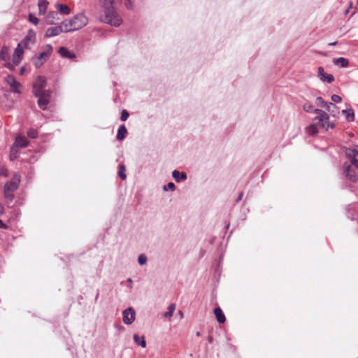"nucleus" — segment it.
Returning a JSON list of instances; mask_svg holds the SVG:
<instances>
[{"label":"nucleus","instance_id":"obj_54","mask_svg":"<svg viewBox=\"0 0 358 358\" xmlns=\"http://www.w3.org/2000/svg\"><path fill=\"white\" fill-rule=\"evenodd\" d=\"M5 173V171H1V174H4Z\"/></svg>","mask_w":358,"mask_h":358},{"label":"nucleus","instance_id":"obj_34","mask_svg":"<svg viewBox=\"0 0 358 358\" xmlns=\"http://www.w3.org/2000/svg\"><path fill=\"white\" fill-rule=\"evenodd\" d=\"M147 261L148 258L144 254H141L138 257V262L140 265H145Z\"/></svg>","mask_w":358,"mask_h":358},{"label":"nucleus","instance_id":"obj_13","mask_svg":"<svg viewBox=\"0 0 358 358\" xmlns=\"http://www.w3.org/2000/svg\"><path fill=\"white\" fill-rule=\"evenodd\" d=\"M61 33H62V29H61L59 26L50 27L46 30L45 37L50 38L56 36L60 34Z\"/></svg>","mask_w":358,"mask_h":358},{"label":"nucleus","instance_id":"obj_42","mask_svg":"<svg viewBox=\"0 0 358 358\" xmlns=\"http://www.w3.org/2000/svg\"><path fill=\"white\" fill-rule=\"evenodd\" d=\"M0 228H1V229H7V228H8L7 224H6L5 223H3V222H2V220H0Z\"/></svg>","mask_w":358,"mask_h":358},{"label":"nucleus","instance_id":"obj_41","mask_svg":"<svg viewBox=\"0 0 358 358\" xmlns=\"http://www.w3.org/2000/svg\"><path fill=\"white\" fill-rule=\"evenodd\" d=\"M331 100L335 103H339L341 101L342 99L340 96L336 94H333L331 97Z\"/></svg>","mask_w":358,"mask_h":358},{"label":"nucleus","instance_id":"obj_51","mask_svg":"<svg viewBox=\"0 0 358 358\" xmlns=\"http://www.w3.org/2000/svg\"><path fill=\"white\" fill-rule=\"evenodd\" d=\"M196 336H200V332H199V331H198V332H196Z\"/></svg>","mask_w":358,"mask_h":358},{"label":"nucleus","instance_id":"obj_44","mask_svg":"<svg viewBox=\"0 0 358 358\" xmlns=\"http://www.w3.org/2000/svg\"><path fill=\"white\" fill-rule=\"evenodd\" d=\"M125 5H126V7H127V8H132V3H131V1H130V0H128V1L126 2Z\"/></svg>","mask_w":358,"mask_h":358},{"label":"nucleus","instance_id":"obj_2","mask_svg":"<svg viewBox=\"0 0 358 358\" xmlns=\"http://www.w3.org/2000/svg\"><path fill=\"white\" fill-rule=\"evenodd\" d=\"M20 181V175L15 173L13 174L11 180L5 183L3 186V196L8 203L12 202L14 199V193L18 189Z\"/></svg>","mask_w":358,"mask_h":358},{"label":"nucleus","instance_id":"obj_56","mask_svg":"<svg viewBox=\"0 0 358 358\" xmlns=\"http://www.w3.org/2000/svg\"><path fill=\"white\" fill-rule=\"evenodd\" d=\"M129 288L131 289L132 286L131 285H129Z\"/></svg>","mask_w":358,"mask_h":358},{"label":"nucleus","instance_id":"obj_43","mask_svg":"<svg viewBox=\"0 0 358 358\" xmlns=\"http://www.w3.org/2000/svg\"><path fill=\"white\" fill-rule=\"evenodd\" d=\"M73 22H74V21H73V18L69 20H68V23H69V25L70 28H73V27H74V23Z\"/></svg>","mask_w":358,"mask_h":358},{"label":"nucleus","instance_id":"obj_32","mask_svg":"<svg viewBox=\"0 0 358 358\" xmlns=\"http://www.w3.org/2000/svg\"><path fill=\"white\" fill-rule=\"evenodd\" d=\"M326 109L333 117H336L339 114V110L336 105L335 108L327 107Z\"/></svg>","mask_w":358,"mask_h":358},{"label":"nucleus","instance_id":"obj_53","mask_svg":"<svg viewBox=\"0 0 358 358\" xmlns=\"http://www.w3.org/2000/svg\"><path fill=\"white\" fill-rule=\"evenodd\" d=\"M0 210H3V206L1 205H0Z\"/></svg>","mask_w":358,"mask_h":358},{"label":"nucleus","instance_id":"obj_16","mask_svg":"<svg viewBox=\"0 0 358 358\" xmlns=\"http://www.w3.org/2000/svg\"><path fill=\"white\" fill-rule=\"evenodd\" d=\"M172 177L176 180L177 182L185 180L187 178L186 173L180 172L178 170H174L172 172Z\"/></svg>","mask_w":358,"mask_h":358},{"label":"nucleus","instance_id":"obj_4","mask_svg":"<svg viewBox=\"0 0 358 358\" xmlns=\"http://www.w3.org/2000/svg\"><path fill=\"white\" fill-rule=\"evenodd\" d=\"M52 51V47L50 44H47L44 47V50L41 52L38 55L35 56L32 58L34 66L36 68H40L43 64L48 60L51 52Z\"/></svg>","mask_w":358,"mask_h":358},{"label":"nucleus","instance_id":"obj_19","mask_svg":"<svg viewBox=\"0 0 358 358\" xmlns=\"http://www.w3.org/2000/svg\"><path fill=\"white\" fill-rule=\"evenodd\" d=\"M28 143L29 141L24 136H17L15 141V145L17 148H25Z\"/></svg>","mask_w":358,"mask_h":358},{"label":"nucleus","instance_id":"obj_1","mask_svg":"<svg viewBox=\"0 0 358 358\" xmlns=\"http://www.w3.org/2000/svg\"><path fill=\"white\" fill-rule=\"evenodd\" d=\"M99 2L103 13L100 20L111 26L119 27L122 24V19L116 11L115 0H99Z\"/></svg>","mask_w":358,"mask_h":358},{"label":"nucleus","instance_id":"obj_3","mask_svg":"<svg viewBox=\"0 0 358 358\" xmlns=\"http://www.w3.org/2000/svg\"><path fill=\"white\" fill-rule=\"evenodd\" d=\"M314 113L317 114V116L314 118L316 124H319L325 130L335 127L334 123L329 122V116L325 111L316 108L314 110Z\"/></svg>","mask_w":358,"mask_h":358},{"label":"nucleus","instance_id":"obj_14","mask_svg":"<svg viewBox=\"0 0 358 358\" xmlns=\"http://www.w3.org/2000/svg\"><path fill=\"white\" fill-rule=\"evenodd\" d=\"M35 39V33L33 31H30L28 35L22 40L21 44H22L25 48H28L30 44H33L34 43Z\"/></svg>","mask_w":358,"mask_h":358},{"label":"nucleus","instance_id":"obj_47","mask_svg":"<svg viewBox=\"0 0 358 358\" xmlns=\"http://www.w3.org/2000/svg\"><path fill=\"white\" fill-rule=\"evenodd\" d=\"M13 150H14V148H12V149H11V154H10V159H13V158L15 157L14 155H13Z\"/></svg>","mask_w":358,"mask_h":358},{"label":"nucleus","instance_id":"obj_33","mask_svg":"<svg viewBox=\"0 0 358 358\" xmlns=\"http://www.w3.org/2000/svg\"><path fill=\"white\" fill-rule=\"evenodd\" d=\"M23 52L24 51L21 48V43H18L17 48L15 49L13 55L22 58Z\"/></svg>","mask_w":358,"mask_h":358},{"label":"nucleus","instance_id":"obj_50","mask_svg":"<svg viewBox=\"0 0 358 358\" xmlns=\"http://www.w3.org/2000/svg\"><path fill=\"white\" fill-rule=\"evenodd\" d=\"M127 281L129 282H131L132 280H131V278H127Z\"/></svg>","mask_w":358,"mask_h":358},{"label":"nucleus","instance_id":"obj_21","mask_svg":"<svg viewBox=\"0 0 358 358\" xmlns=\"http://www.w3.org/2000/svg\"><path fill=\"white\" fill-rule=\"evenodd\" d=\"M48 6V2L46 0H38V13L41 15L45 14Z\"/></svg>","mask_w":358,"mask_h":358},{"label":"nucleus","instance_id":"obj_7","mask_svg":"<svg viewBox=\"0 0 358 358\" xmlns=\"http://www.w3.org/2000/svg\"><path fill=\"white\" fill-rule=\"evenodd\" d=\"M344 168V173L347 179L350 181L356 182L357 180V171L358 168L356 166H351L349 164H345L343 166Z\"/></svg>","mask_w":358,"mask_h":358},{"label":"nucleus","instance_id":"obj_52","mask_svg":"<svg viewBox=\"0 0 358 358\" xmlns=\"http://www.w3.org/2000/svg\"><path fill=\"white\" fill-rule=\"evenodd\" d=\"M0 210H3V206L1 205H0Z\"/></svg>","mask_w":358,"mask_h":358},{"label":"nucleus","instance_id":"obj_24","mask_svg":"<svg viewBox=\"0 0 358 358\" xmlns=\"http://www.w3.org/2000/svg\"><path fill=\"white\" fill-rule=\"evenodd\" d=\"M134 341L137 345L141 346V348L146 347V341L145 340V337L143 336L140 337L138 334H134Z\"/></svg>","mask_w":358,"mask_h":358},{"label":"nucleus","instance_id":"obj_39","mask_svg":"<svg viewBox=\"0 0 358 358\" xmlns=\"http://www.w3.org/2000/svg\"><path fill=\"white\" fill-rule=\"evenodd\" d=\"M175 185L173 182H169L166 185L163 187V189L164 191H168L169 189L173 191L175 189Z\"/></svg>","mask_w":358,"mask_h":358},{"label":"nucleus","instance_id":"obj_46","mask_svg":"<svg viewBox=\"0 0 358 358\" xmlns=\"http://www.w3.org/2000/svg\"><path fill=\"white\" fill-rule=\"evenodd\" d=\"M24 71H25V68L24 66L21 67L20 71V74L22 75Z\"/></svg>","mask_w":358,"mask_h":358},{"label":"nucleus","instance_id":"obj_23","mask_svg":"<svg viewBox=\"0 0 358 358\" xmlns=\"http://www.w3.org/2000/svg\"><path fill=\"white\" fill-rule=\"evenodd\" d=\"M127 134V129L124 125H121L119 127L117 132L116 138L118 140H123Z\"/></svg>","mask_w":358,"mask_h":358},{"label":"nucleus","instance_id":"obj_12","mask_svg":"<svg viewBox=\"0 0 358 358\" xmlns=\"http://www.w3.org/2000/svg\"><path fill=\"white\" fill-rule=\"evenodd\" d=\"M318 77L322 82L331 83L334 80V77L332 74H328L324 72V68L320 66L318 68Z\"/></svg>","mask_w":358,"mask_h":358},{"label":"nucleus","instance_id":"obj_49","mask_svg":"<svg viewBox=\"0 0 358 358\" xmlns=\"http://www.w3.org/2000/svg\"><path fill=\"white\" fill-rule=\"evenodd\" d=\"M336 43H337V42H333V43H329V45H331V46L335 45Z\"/></svg>","mask_w":358,"mask_h":358},{"label":"nucleus","instance_id":"obj_37","mask_svg":"<svg viewBox=\"0 0 358 358\" xmlns=\"http://www.w3.org/2000/svg\"><path fill=\"white\" fill-rule=\"evenodd\" d=\"M27 136L31 138H35L37 137V131L34 129H30L27 131Z\"/></svg>","mask_w":358,"mask_h":358},{"label":"nucleus","instance_id":"obj_55","mask_svg":"<svg viewBox=\"0 0 358 358\" xmlns=\"http://www.w3.org/2000/svg\"><path fill=\"white\" fill-rule=\"evenodd\" d=\"M5 173V171H1V174H4Z\"/></svg>","mask_w":358,"mask_h":358},{"label":"nucleus","instance_id":"obj_40","mask_svg":"<svg viewBox=\"0 0 358 358\" xmlns=\"http://www.w3.org/2000/svg\"><path fill=\"white\" fill-rule=\"evenodd\" d=\"M129 116V114L127 110H122L121 113L120 120L122 121H126Z\"/></svg>","mask_w":358,"mask_h":358},{"label":"nucleus","instance_id":"obj_18","mask_svg":"<svg viewBox=\"0 0 358 358\" xmlns=\"http://www.w3.org/2000/svg\"><path fill=\"white\" fill-rule=\"evenodd\" d=\"M214 313L216 317L217 321L219 323L223 324L226 321V317L224 313H222V309L220 307H217L214 309Z\"/></svg>","mask_w":358,"mask_h":358},{"label":"nucleus","instance_id":"obj_38","mask_svg":"<svg viewBox=\"0 0 358 358\" xmlns=\"http://www.w3.org/2000/svg\"><path fill=\"white\" fill-rule=\"evenodd\" d=\"M29 20L35 25L38 24L39 22V20L31 13L29 15Z\"/></svg>","mask_w":358,"mask_h":358},{"label":"nucleus","instance_id":"obj_28","mask_svg":"<svg viewBox=\"0 0 358 358\" xmlns=\"http://www.w3.org/2000/svg\"><path fill=\"white\" fill-rule=\"evenodd\" d=\"M306 132L309 136H314L318 133L316 124H312L306 128Z\"/></svg>","mask_w":358,"mask_h":358},{"label":"nucleus","instance_id":"obj_26","mask_svg":"<svg viewBox=\"0 0 358 358\" xmlns=\"http://www.w3.org/2000/svg\"><path fill=\"white\" fill-rule=\"evenodd\" d=\"M55 6L57 8L58 11L62 14L69 15L71 13L70 8L66 5L57 3Z\"/></svg>","mask_w":358,"mask_h":358},{"label":"nucleus","instance_id":"obj_9","mask_svg":"<svg viewBox=\"0 0 358 358\" xmlns=\"http://www.w3.org/2000/svg\"><path fill=\"white\" fill-rule=\"evenodd\" d=\"M73 19L74 21V27L73 28V31H76L84 27L88 22L87 17L83 13L75 15Z\"/></svg>","mask_w":358,"mask_h":358},{"label":"nucleus","instance_id":"obj_22","mask_svg":"<svg viewBox=\"0 0 358 358\" xmlns=\"http://www.w3.org/2000/svg\"><path fill=\"white\" fill-rule=\"evenodd\" d=\"M316 103L317 106L323 108H335V104L331 102H326L321 96L316 98Z\"/></svg>","mask_w":358,"mask_h":358},{"label":"nucleus","instance_id":"obj_48","mask_svg":"<svg viewBox=\"0 0 358 358\" xmlns=\"http://www.w3.org/2000/svg\"><path fill=\"white\" fill-rule=\"evenodd\" d=\"M178 315L180 317V318L183 317V313L181 310L178 311Z\"/></svg>","mask_w":358,"mask_h":358},{"label":"nucleus","instance_id":"obj_11","mask_svg":"<svg viewBox=\"0 0 358 358\" xmlns=\"http://www.w3.org/2000/svg\"><path fill=\"white\" fill-rule=\"evenodd\" d=\"M6 81L8 83V85H9V86L12 88V91L14 93H21L20 87L22 85L19 82L16 80L15 78L13 76L8 75L6 78Z\"/></svg>","mask_w":358,"mask_h":358},{"label":"nucleus","instance_id":"obj_31","mask_svg":"<svg viewBox=\"0 0 358 358\" xmlns=\"http://www.w3.org/2000/svg\"><path fill=\"white\" fill-rule=\"evenodd\" d=\"M59 27L62 29V33L74 31L73 28H70L67 20L63 21L59 25Z\"/></svg>","mask_w":358,"mask_h":358},{"label":"nucleus","instance_id":"obj_25","mask_svg":"<svg viewBox=\"0 0 358 358\" xmlns=\"http://www.w3.org/2000/svg\"><path fill=\"white\" fill-rule=\"evenodd\" d=\"M333 63L336 65H340L343 68L348 67L349 65V61L344 57L334 59Z\"/></svg>","mask_w":358,"mask_h":358},{"label":"nucleus","instance_id":"obj_45","mask_svg":"<svg viewBox=\"0 0 358 358\" xmlns=\"http://www.w3.org/2000/svg\"><path fill=\"white\" fill-rule=\"evenodd\" d=\"M243 192H241L236 199V202H239L240 201H241L242 198H243Z\"/></svg>","mask_w":358,"mask_h":358},{"label":"nucleus","instance_id":"obj_27","mask_svg":"<svg viewBox=\"0 0 358 358\" xmlns=\"http://www.w3.org/2000/svg\"><path fill=\"white\" fill-rule=\"evenodd\" d=\"M22 60V58L20 57H17V56H15L14 55H13V59H12V63H10V62L7 64H6V66L8 69H13L14 66H17L20 62H21Z\"/></svg>","mask_w":358,"mask_h":358},{"label":"nucleus","instance_id":"obj_15","mask_svg":"<svg viewBox=\"0 0 358 358\" xmlns=\"http://www.w3.org/2000/svg\"><path fill=\"white\" fill-rule=\"evenodd\" d=\"M0 59L7 63L10 61V50L8 47L3 45L0 51Z\"/></svg>","mask_w":358,"mask_h":358},{"label":"nucleus","instance_id":"obj_8","mask_svg":"<svg viewBox=\"0 0 358 358\" xmlns=\"http://www.w3.org/2000/svg\"><path fill=\"white\" fill-rule=\"evenodd\" d=\"M345 155L352 164L358 168V146L346 148Z\"/></svg>","mask_w":358,"mask_h":358},{"label":"nucleus","instance_id":"obj_20","mask_svg":"<svg viewBox=\"0 0 358 358\" xmlns=\"http://www.w3.org/2000/svg\"><path fill=\"white\" fill-rule=\"evenodd\" d=\"M59 54L64 58L73 59L76 57L75 55L69 51L66 48L62 47L58 51Z\"/></svg>","mask_w":358,"mask_h":358},{"label":"nucleus","instance_id":"obj_5","mask_svg":"<svg viewBox=\"0 0 358 358\" xmlns=\"http://www.w3.org/2000/svg\"><path fill=\"white\" fill-rule=\"evenodd\" d=\"M46 86V79L43 76H38L33 86L34 96H38L41 93L47 92L44 88Z\"/></svg>","mask_w":358,"mask_h":358},{"label":"nucleus","instance_id":"obj_36","mask_svg":"<svg viewBox=\"0 0 358 358\" xmlns=\"http://www.w3.org/2000/svg\"><path fill=\"white\" fill-rule=\"evenodd\" d=\"M125 167L123 164L120 165V171L118 172V176L122 180H124L126 178V174L124 173Z\"/></svg>","mask_w":358,"mask_h":358},{"label":"nucleus","instance_id":"obj_6","mask_svg":"<svg viewBox=\"0 0 358 358\" xmlns=\"http://www.w3.org/2000/svg\"><path fill=\"white\" fill-rule=\"evenodd\" d=\"M136 320V311L134 308L129 307L122 311V321L126 325H131Z\"/></svg>","mask_w":358,"mask_h":358},{"label":"nucleus","instance_id":"obj_10","mask_svg":"<svg viewBox=\"0 0 358 358\" xmlns=\"http://www.w3.org/2000/svg\"><path fill=\"white\" fill-rule=\"evenodd\" d=\"M36 96L38 98V105L39 108L42 110H45L50 102V92L47 91Z\"/></svg>","mask_w":358,"mask_h":358},{"label":"nucleus","instance_id":"obj_17","mask_svg":"<svg viewBox=\"0 0 358 358\" xmlns=\"http://www.w3.org/2000/svg\"><path fill=\"white\" fill-rule=\"evenodd\" d=\"M58 19L57 13L55 11H50L48 13L45 21L48 24H55V21Z\"/></svg>","mask_w":358,"mask_h":358},{"label":"nucleus","instance_id":"obj_30","mask_svg":"<svg viewBox=\"0 0 358 358\" xmlns=\"http://www.w3.org/2000/svg\"><path fill=\"white\" fill-rule=\"evenodd\" d=\"M343 113L345 114V118L348 122H352L355 119V113L352 109L343 110Z\"/></svg>","mask_w":358,"mask_h":358},{"label":"nucleus","instance_id":"obj_57","mask_svg":"<svg viewBox=\"0 0 358 358\" xmlns=\"http://www.w3.org/2000/svg\"><path fill=\"white\" fill-rule=\"evenodd\" d=\"M357 4H358V0H357Z\"/></svg>","mask_w":358,"mask_h":358},{"label":"nucleus","instance_id":"obj_35","mask_svg":"<svg viewBox=\"0 0 358 358\" xmlns=\"http://www.w3.org/2000/svg\"><path fill=\"white\" fill-rule=\"evenodd\" d=\"M303 108L305 111L308 113H314V108L312 104L310 103H306L303 106Z\"/></svg>","mask_w":358,"mask_h":358},{"label":"nucleus","instance_id":"obj_29","mask_svg":"<svg viewBox=\"0 0 358 358\" xmlns=\"http://www.w3.org/2000/svg\"><path fill=\"white\" fill-rule=\"evenodd\" d=\"M175 310H176V304H174V303L170 304L168 307V311L166 313H164L162 314V317L164 318H169V319L171 318L173 316V312Z\"/></svg>","mask_w":358,"mask_h":358}]
</instances>
